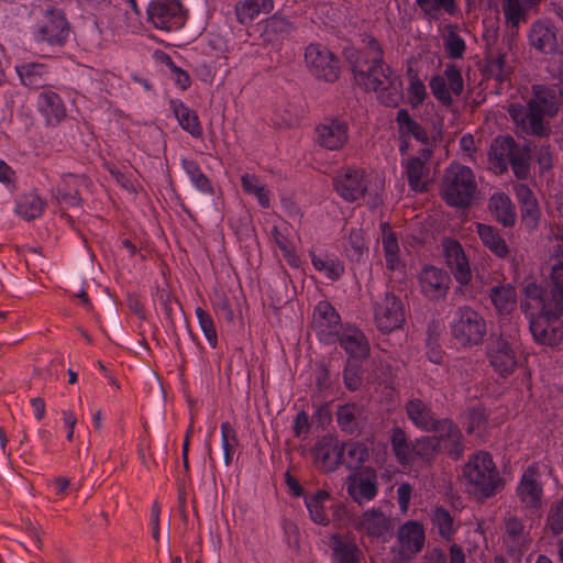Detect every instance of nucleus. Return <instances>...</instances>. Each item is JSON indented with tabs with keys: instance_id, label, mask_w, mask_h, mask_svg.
Listing matches in <instances>:
<instances>
[{
	"instance_id": "nucleus-3",
	"label": "nucleus",
	"mask_w": 563,
	"mask_h": 563,
	"mask_svg": "<svg viewBox=\"0 0 563 563\" xmlns=\"http://www.w3.org/2000/svg\"><path fill=\"white\" fill-rule=\"evenodd\" d=\"M558 109L555 90L544 86L533 87V97L528 103V109L518 103H511L508 107L515 124L522 132L536 135H543L548 131L544 118L553 117Z\"/></svg>"
},
{
	"instance_id": "nucleus-16",
	"label": "nucleus",
	"mask_w": 563,
	"mask_h": 563,
	"mask_svg": "<svg viewBox=\"0 0 563 563\" xmlns=\"http://www.w3.org/2000/svg\"><path fill=\"white\" fill-rule=\"evenodd\" d=\"M518 351L519 344L515 339L510 341L503 336L496 339L488 352L490 365L500 375L512 373L518 365Z\"/></svg>"
},
{
	"instance_id": "nucleus-53",
	"label": "nucleus",
	"mask_w": 563,
	"mask_h": 563,
	"mask_svg": "<svg viewBox=\"0 0 563 563\" xmlns=\"http://www.w3.org/2000/svg\"><path fill=\"white\" fill-rule=\"evenodd\" d=\"M487 69L492 77L503 82L508 79L512 67L506 54H498L488 62Z\"/></svg>"
},
{
	"instance_id": "nucleus-21",
	"label": "nucleus",
	"mask_w": 563,
	"mask_h": 563,
	"mask_svg": "<svg viewBox=\"0 0 563 563\" xmlns=\"http://www.w3.org/2000/svg\"><path fill=\"white\" fill-rule=\"evenodd\" d=\"M335 189L346 201H355L367 189L366 175L360 169H347L335 178Z\"/></svg>"
},
{
	"instance_id": "nucleus-30",
	"label": "nucleus",
	"mask_w": 563,
	"mask_h": 563,
	"mask_svg": "<svg viewBox=\"0 0 563 563\" xmlns=\"http://www.w3.org/2000/svg\"><path fill=\"white\" fill-rule=\"evenodd\" d=\"M516 195L521 203V218L525 224L532 229L537 225L540 211L537 198L529 187L526 185H518L516 187Z\"/></svg>"
},
{
	"instance_id": "nucleus-12",
	"label": "nucleus",
	"mask_w": 563,
	"mask_h": 563,
	"mask_svg": "<svg viewBox=\"0 0 563 563\" xmlns=\"http://www.w3.org/2000/svg\"><path fill=\"white\" fill-rule=\"evenodd\" d=\"M517 496L522 508L539 511L542 508L543 487L541 473L536 464L528 466L517 486Z\"/></svg>"
},
{
	"instance_id": "nucleus-15",
	"label": "nucleus",
	"mask_w": 563,
	"mask_h": 563,
	"mask_svg": "<svg viewBox=\"0 0 563 563\" xmlns=\"http://www.w3.org/2000/svg\"><path fill=\"white\" fill-rule=\"evenodd\" d=\"M312 329L320 341L325 343L335 342L341 329V321L340 316L330 302L320 301L316 306L312 316Z\"/></svg>"
},
{
	"instance_id": "nucleus-33",
	"label": "nucleus",
	"mask_w": 563,
	"mask_h": 563,
	"mask_svg": "<svg viewBox=\"0 0 563 563\" xmlns=\"http://www.w3.org/2000/svg\"><path fill=\"white\" fill-rule=\"evenodd\" d=\"M489 210L505 227L514 225L517 214L510 198L504 192H495L489 199Z\"/></svg>"
},
{
	"instance_id": "nucleus-7",
	"label": "nucleus",
	"mask_w": 563,
	"mask_h": 563,
	"mask_svg": "<svg viewBox=\"0 0 563 563\" xmlns=\"http://www.w3.org/2000/svg\"><path fill=\"white\" fill-rule=\"evenodd\" d=\"M355 529L371 540L386 542L393 536L395 520L390 511L382 507H372L357 517Z\"/></svg>"
},
{
	"instance_id": "nucleus-2",
	"label": "nucleus",
	"mask_w": 563,
	"mask_h": 563,
	"mask_svg": "<svg viewBox=\"0 0 563 563\" xmlns=\"http://www.w3.org/2000/svg\"><path fill=\"white\" fill-rule=\"evenodd\" d=\"M522 308L530 323V331L539 344L553 346L563 339L560 318L563 307L556 300L542 299V287L531 283L525 289Z\"/></svg>"
},
{
	"instance_id": "nucleus-45",
	"label": "nucleus",
	"mask_w": 563,
	"mask_h": 563,
	"mask_svg": "<svg viewBox=\"0 0 563 563\" xmlns=\"http://www.w3.org/2000/svg\"><path fill=\"white\" fill-rule=\"evenodd\" d=\"M368 455V448L362 442H349L341 448L342 462L350 468L360 467Z\"/></svg>"
},
{
	"instance_id": "nucleus-29",
	"label": "nucleus",
	"mask_w": 563,
	"mask_h": 563,
	"mask_svg": "<svg viewBox=\"0 0 563 563\" xmlns=\"http://www.w3.org/2000/svg\"><path fill=\"white\" fill-rule=\"evenodd\" d=\"M37 107L48 123L59 122L66 117V108L60 97L51 90H45L38 96Z\"/></svg>"
},
{
	"instance_id": "nucleus-40",
	"label": "nucleus",
	"mask_w": 563,
	"mask_h": 563,
	"mask_svg": "<svg viewBox=\"0 0 563 563\" xmlns=\"http://www.w3.org/2000/svg\"><path fill=\"white\" fill-rule=\"evenodd\" d=\"M310 257L314 269L331 280L339 279L344 272L342 263L335 256L311 251Z\"/></svg>"
},
{
	"instance_id": "nucleus-4",
	"label": "nucleus",
	"mask_w": 563,
	"mask_h": 563,
	"mask_svg": "<svg viewBox=\"0 0 563 563\" xmlns=\"http://www.w3.org/2000/svg\"><path fill=\"white\" fill-rule=\"evenodd\" d=\"M463 478L471 493L487 498L501 486L496 465L487 452L473 454L463 468Z\"/></svg>"
},
{
	"instance_id": "nucleus-44",
	"label": "nucleus",
	"mask_w": 563,
	"mask_h": 563,
	"mask_svg": "<svg viewBox=\"0 0 563 563\" xmlns=\"http://www.w3.org/2000/svg\"><path fill=\"white\" fill-rule=\"evenodd\" d=\"M21 82L31 88H41L45 85V67L42 64H23L15 67Z\"/></svg>"
},
{
	"instance_id": "nucleus-9",
	"label": "nucleus",
	"mask_w": 563,
	"mask_h": 563,
	"mask_svg": "<svg viewBox=\"0 0 563 563\" xmlns=\"http://www.w3.org/2000/svg\"><path fill=\"white\" fill-rule=\"evenodd\" d=\"M148 21L158 30H179L185 22L181 4L176 0H153L147 9Z\"/></svg>"
},
{
	"instance_id": "nucleus-1",
	"label": "nucleus",
	"mask_w": 563,
	"mask_h": 563,
	"mask_svg": "<svg viewBox=\"0 0 563 563\" xmlns=\"http://www.w3.org/2000/svg\"><path fill=\"white\" fill-rule=\"evenodd\" d=\"M364 42L372 64L368 65L367 60L362 57L352 62L355 82L365 90L374 91L378 100L385 106L395 107L401 99L402 82L400 77L391 71L388 66L383 65L382 48L374 37L366 36Z\"/></svg>"
},
{
	"instance_id": "nucleus-39",
	"label": "nucleus",
	"mask_w": 563,
	"mask_h": 563,
	"mask_svg": "<svg viewBox=\"0 0 563 563\" xmlns=\"http://www.w3.org/2000/svg\"><path fill=\"white\" fill-rule=\"evenodd\" d=\"M45 208V201L35 192L21 196L15 205V213L24 220L38 218Z\"/></svg>"
},
{
	"instance_id": "nucleus-22",
	"label": "nucleus",
	"mask_w": 563,
	"mask_h": 563,
	"mask_svg": "<svg viewBox=\"0 0 563 563\" xmlns=\"http://www.w3.org/2000/svg\"><path fill=\"white\" fill-rule=\"evenodd\" d=\"M450 277L440 268L427 266L419 276L422 294L430 299L443 298L449 289Z\"/></svg>"
},
{
	"instance_id": "nucleus-10",
	"label": "nucleus",
	"mask_w": 563,
	"mask_h": 563,
	"mask_svg": "<svg viewBox=\"0 0 563 563\" xmlns=\"http://www.w3.org/2000/svg\"><path fill=\"white\" fill-rule=\"evenodd\" d=\"M347 495L357 505L373 501L378 495V476L374 468L366 467L354 472L345 481Z\"/></svg>"
},
{
	"instance_id": "nucleus-8",
	"label": "nucleus",
	"mask_w": 563,
	"mask_h": 563,
	"mask_svg": "<svg viewBox=\"0 0 563 563\" xmlns=\"http://www.w3.org/2000/svg\"><path fill=\"white\" fill-rule=\"evenodd\" d=\"M426 534L423 526L413 520L405 522L397 531L398 547L391 550L395 554V562L404 563L405 561L411 560L422 550Z\"/></svg>"
},
{
	"instance_id": "nucleus-57",
	"label": "nucleus",
	"mask_w": 563,
	"mask_h": 563,
	"mask_svg": "<svg viewBox=\"0 0 563 563\" xmlns=\"http://www.w3.org/2000/svg\"><path fill=\"white\" fill-rule=\"evenodd\" d=\"M195 312L206 339L214 347L217 345V331L211 316L200 307H197Z\"/></svg>"
},
{
	"instance_id": "nucleus-31",
	"label": "nucleus",
	"mask_w": 563,
	"mask_h": 563,
	"mask_svg": "<svg viewBox=\"0 0 563 563\" xmlns=\"http://www.w3.org/2000/svg\"><path fill=\"white\" fill-rule=\"evenodd\" d=\"M531 45L543 53L553 52L556 47L554 26L551 23L539 21L532 25L529 35Z\"/></svg>"
},
{
	"instance_id": "nucleus-51",
	"label": "nucleus",
	"mask_w": 563,
	"mask_h": 563,
	"mask_svg": "<svg viewBox=\"0 0 563 563\" xmlns=\"http://www.w3.org/2000/svg\"><path fill=\"white\" fill-rule=\"evenodd\" d=\"M358 547L353 542L336 540L333 545V563H357Z\"/></svg>"
},
{
	"instance_id": "nucleus-60",
	"label": "nucleus",
	"mask_w": 563,
	"mask_h": 563,
	"mask_svg": "<svg viewBox=\"0 0 563 563\" xmlns=\"http://www.w3.org/2000/svg\"><path fill=\"white\" fill-rule=\"evenodd\" d=\"M430 89L432 95L442 103L449 104L452 101V90L448 86L445 78L441 75L433 77L430 80Z\"/></svg>"
},
{
	"instance_id": "nucleus-5",
	"label": "nucleus",
	"mask_w": 563,
	"mask_h": 563,
	"mask_svg": "<svg viewBox=\"0 0 563 563\" xmlns=\"http://www.w3.org/2000/svg\"><path fill=\"white\" fill-rule=\"evenodd\" d=\"M442 198L452 207H467L476 198L477 179L474 172L461 164H451L443 176Z\"/></svg>"
},
{
	"instance_id": "nucleus-41",
	"label": "nucleus",
	"mask_w": 563,
	"mask_h": 563,
	"mask_svg": "<svg viewBox=\"0 0 563 563\" xmlns=\"http://www.w3.org/2000/svg\"><path fill=\"white\" fill-rule=\"evenodd\" d=\"M407 415L412 423L422 429L433 428L435 420L429 408L420 399H411L406 406Z\"/></svg>"
},
{
	"instance_id": "nucleus-54",
	"label": "nucleus",
	"mask_w": 563,
	"mask_h": 563,
	"mask_svg": "<svg viewBox=\"0 0 563 563\" xmlns=\"http://www.w3.org/2000/svg\"><path fill=\"white\" fill-rule=\"evenodd\" d=\"M437 449H439V445L434 437L417 440L415 442V464L429 461Z\"/></svg>"
},
{
	"instance_id": "nucleus-37",
	"label": "nucleus",
	"mask_w": 563,
	"mask_h": 563,
	"mask_svg": "<svg viewBox=\"0 0 563 563\" xmlns=\"http://www.w3.org/2000/svg\"><path fill=\"white\" fill-rule=\"evenodd\" d=\"M330 494L327 490L320 489L305 498V504L308 509L310 519L321 526L329 523V517L325 510V503L329 500Z\"/></svg>"
},
{
	"instance_id": "nucleus-13",
	"label": "nucleus",
	"mask_w": 563,
	"mask_h": 563,
	"mask_svg": "<svg viewBox=\"0 0 563 563\" xmlns=\"http://www.w3.org/2000/svg\"><path fill=\"white\" fill-rule=\"evenodd\" d=\"M306 64L310 71L319 79L334 81L339 76L338 60L324 46L311 44L305 54Z\"/></svg>"
},
{
	"instance_id": "nucleus-42",
	"label": "nucleus",
	"mask_w": 563,
	"mask_h": 563,
	"mask_svg": "<svg viewBox=\"0 0 563 563\" xmlns=\"http://www.w3.org/2000/svg\"><path fill=\"white\" fill-rule=\"evenodd\" d=\"M490 300L499 313H509L516 306V291L511 285L495 286L490 289Z\"/></svg>"
},
{
	"instance_id": "nucleus-63",
	"label": "nucleus",
	"mask_w": 563,
	"mask_h": 563,
	"mask_svg": "<svg viewBox=\"0 0 563 563\" xmlns=\"http://www.w3.org/2000/svg\"><path fill=\"white\" fill-rule=\"evenodd\" d=\"M548 527L553 534L563 532V501H556L551 507L548 517Z\"/></svg>"
},
{
	"instance_id": "nucleus-32",
	"label": "nucleus",
	"mask_w": 563,
	"mask_h": 563,
	"mask_svg": "<svg viewBox=\"0 0 563 563\" xmlns=\"http://www.w3.org/2000/svg\"><path fill=\"white\" fill-rule=\"evenodd\" d=\"M340 344L351 357L363 358L369 352L365 335L356 328L345 329L340 338Z\"/></svg>"
},
{
	"instance_id": "nucleus-50",
	"label": "nucleus",
	"mask_w": 563,
	"mask_h": 563,
	"mask_svg": "<svg viewBox=\"0 0 563 563\" xmlns=\"http://www.w3.org/2000/svg\"><path fill=\"white\" fill-rule=\"evenodd\" d=\"M420 9L430 18H435L441 11L454 15L457 12L455 0H416Z\"/></svg>"
},
{
	"instance_id": "nucleus-24",
	"label": "nucleus",
	"mask_w": 563,
	"mask_h": 563,
	"mask_svg": "<svg viewBox=\"0 0 563 563\" xmlns=\"http://www.w3.org/2000/svg\"><path fill=\"white\" fill-rule=\"evenodd\" d=\"M273 10V0H239L234 7L236 19L243 25L253 23Z\"/></svg>"
},
{
	"instance_id": "nucleus-43",
	"label": "nucleus",
	"mask_w": 563,
	"mask_h": 563,
	"mask_svg": "<svg viewBox=\"0 0 563 563\" xmlns=\"http://www.w3.org/2000/svg\"><path fill=\"white\" fill-rule=\"evenodd\" d=\"M243 190L255 197L263 208L271 206V191L254 174H244L241 177Z\"/></svg>"
},
{
	"instance_id": "nucleus-38",
	"label": "nucleus",
	"mask_w": 563,
	"mask_h": 563,
	"mask_svg": "<svg viewBox=\"0 0 563 563\" xmlns=\"http://www.w3.org/2000/svg\"><path fill=\"white\" fill-rule=\"evenodd\" d=\"M391 448L400 464H415V443L408 441L406 433L399 428L393 430Z\"/></svg>"
},
{
	"instance_id": "nucleus-58",
	"label": "nucleus",
	"mask_w": 563,
	"mask_h": 563,
	"mask_svg": "<svg viewBox=\"0 0 563 563\" xmlns=\"http://www.w3.org/2000/svg\"><path fill=\"white\" fill-rule=\"evenodd\" d=\"M427 97V90L424 84L417 77L411 76L407 88L408 102L412 107L421 104Z\"/></svg>"
},
{
	"instance_id": "nucleus-28",
	"label": "nucleus",
	"mask_w": 563,
	"mask_h": 563,
	"mask_svg": "<svg viewBox=\"0 0 563 563\" xmlns=\"http://www.w3.org/2000/svg\"><path fill=\"white\" fill-rule=\"evenodd\" d=\"M341 456V448L331 439H322L314 449V463L324 472L333 471Z\"/></svg>"
},
{
	"instance_id": "nucleus-27",
	"label": "nucleus",
	"mask_w": 563,
	"mask_h": 563,
	"mask_svg": "<svg viewBox=\"0 0 563 563\" xmlns=\"http://www.w3.org/2000/svg\"><path fill=\"white\" fill-rule=\"evenodd\" d=\"M87 186L86 178L73 174L64 175L60 186L53 191V196L58 202L68 206H78L80 199L78 197L79 189Z\"/></svg>"
},
{
	"instance_id": "nucleus-47",
	"label": "nucleus",
	"mask_w": 563,
	"mask_h": 563,
	"mask_svg": "<svg viewBox=\"0 0 563 563\" xmlns=\"http://www.w3.org/2000/svg\"><path fill=\"white\" fill-rule=\"evenodd\" d=\"M396 122L398 124V131L401 136H413L421 143H427V132L409 115L408 111L400 109L397 112Z\"/></svg>"
},
{
	"instance_id": "nucleus-36",
	"label": "nucleus",
	"mask_w": 563,
	"mask_h": 563,
	"mask_svg": "<svg viewBox=\"0 0 563 563\" xmlns=\"http://www.w3.org/2000/svg\"><path fill=\"white\" fill-rule=\"evenodd\" d=\"M476 232L482 243L496 256L505 257L508 254L509 249L506 241L496 229L487 224L476 223Z\"/></svg>"
},
{
	"instance_id": "nucleus-25",
	"label": "nucleus",
	"mask_w": 563,
	"mask_h": 563,
	"mask_svg": "<svg viewBox=\"0 0 563 563\" xmlns=\"http://www.w3.org/2000/svg\"><path fill=\"white\" fill-rule=\"evenodd\" d=\"M435 430V440L440 450H445L451 454L459 455L462 451L461 438L462 434L457 427L449 421L443 420L435 422L433 428Z\"/></svg>"
},
{
	"instance_id": "nucleus-35",
	"label": "nucleus",
	"mask_w": 563,
	"mask_h": 563,
	"mask_svg": "<svg viewBox=\"0 0 563 563\" xmlns=\"http://www.w3.org/2000/svg\"><path fill=\"white\" fill-rule=\"evenodd\" d=\"M516 155V144L510 136H498L490 145L489 157L500 170L506 169L508 162Z\"/></svg>"
},
{
	"instance_id": "nucleus-52",
	"label": "nucleus",
	"mask_w": 563,
	"mask_h": 563,
	"mask_svg": "<svg viewBox=\"0 0 563 563\" xmlns=\"http://www.w3.org/2000/svg\"><path fill=\"white\" fill-rule=\"evenodd\" d=\"M526 8L521 0H504L503 13L508 25L517 27L521 21H525Z\"/></svg>"
},
{
	"instance_id": "nucleus-17",
	"label": "nucleus",
	"mask_w": 563,
	"mask_h": 563,
	"mask_svg": "<svg viewBox=\"0 0 563 563\" xmlns=\"http://www.w3.org/2000/svg\"><path fill=\"white\" fill-rule=\"evenodd\" d=\"M316 143L329 151H339L349 140V128L344 121L325 119L316 126Z\"/></svg>"
},
{
	"instance_id": "nucleus-26",
	"label": "nucleus",
	"mask_w": 563,
	"mask_h": 563,
	"mask_svg": "<svg viewBox=\"0 0 563 563\" xmlns=\"http://www.w3.org/2000/svg\"><path fill=\"white\" fill-rule=\"evenodd\" d=\"M504 541L511 552H521L529 541V533L522 521L514 515L505 518Z\"/></svg>"
},
{
	"instance_id": "nucleus-59",
	"label": "nucleus",
	"mask_w": 563,
	"mask_h": 563,
	"mask_svg": "<svg viewBox=\"0 0 563 563\" xmlns=\"http://www.w3.org/2000/svg\"><path fill=\"white\" fill-rule=\"evenodd\" d=\"M291 29V23L286 18L274 14L266 22L265 33L267 35L283 36L288 34Z\"/></svg>"
},
{
	"instance_id": "nucleus-56",
	"label": "nucleus",
	"mask_w": 563,
	"mask_h": 563,
	"mask_svg": "<svg viewBox=\"0 0 563 563\" xmlns=\"http://www.w3.org/2000/svg\"><path fill=\"white\" fill-rule=\"evenodd\" d=\"M444 46L448 54L453 58L462 57L465 51V42L459 36L452 25L446 26V35L444 37Z\"/></svg>"
},
{
	"instance_id": "nucleus-55",
	"label": "nucleus",
	"mask_w": 563,
	"mask_h": 563,
	"mask_svg": "<svg viewBox=\"0 0 563 563\" xmlns=\"http://www.w3.org/2000/svg\"><path fill=\"white\" fill-rule=\"evenodd\" d=\"M433 526L444 539H450L454 532V523L449 514L443 508H437L432 516Z\"/></svg>"
},
{
	"instance_id": "nucleus-23",
	"label": "nucleus",
	"mask_w": 563,
	"mask_h": 563,
	"mask_svg": "<svg viewBox=\"0 0 563 563\" xmlns=\"http://www.w3.org/2000/svg\"><path fill=\"white\" fill-rule=\"evenodd\" d=\"M380 241L387 269L401 273L405 264L401 257L400 245L396 233L391 231L387 222L380 224Z\"/></svg>"
},
{
	"instance_id": "nucleus-6",
	"label": "nucleus",
	"mask_w": 563,
	"mask_h": 563,
	"mask_svg": "<svg viewBox=\"0 0 563 563\" xmlns=\"http://www.w3.org/2000/svg\"><path fill=\"white\" fill-rule=\"evenodd\" d=\"M450 333L462 347H474L482 344L487 324L483 316L468 306L459 307L450 321Z\"/></svg>"
},
{
	"instance_id": "nucleus-20",
	"label": "nucleus",
	"mask_w": 563,
	"mask_h": 563,
	"mask_svg": "<svg viewBox=\"0 0 563 563\" xmlns=\"http://www.w3.org/2000/svg\"><path fill=\"white\" fill-rule=\"evenodd\" d=\"M555 240L554 263L549 277L550 290L542 288V299L556 300L563 307V230L555 235Z\"/></svg>"
},
{
	"instance_id": "nucleus-64",
	"label": "nucleus",
	"mask_w": 563,
	"mask_h": 563,
	"mask_svg": "<svg viewBox=\"0 0 563 563\" xmlns=\"http://www.w3.org/2000/svg\"><path fill=\"white\" fill-rule=\"evenodd\" d=\"M442 76L453 93L460 95L463 91V78L455 66L448 65Z\"/></svg>"
},
{
	"instance_id": "nucleus-18",
	"label": "nucleus",
	"mask_w": 563,
	"mask_h": 563,
	"mask_svg": "<svg viewBox=\"0 0 563 563\" xmlns=\"http://www.w3.org/2000/svg\"><path fill=\"white\" fill-rule=\"evenodd\" d=\"M431 156V151L428 148L422 150V158L411 157L402 163L404 172L408 185L412 191H426L432 183L430 169L426 166V161Z\"/></svg>"
},
{
	"instance_id": "nucleus-11",
	"label": "nucleus",
	"mask_w": 563,
	"mask_h": 563,
	"mask_svg": "<svg viewBox=\"0 0 563 563\" xmlns=\"http://www.w3.org/2000/svg\"><path fill=\"white\" fill-rule=\"evenodd\" d=\"M374 320L382 332H391L405 321V308L394 294L386 292L374 303Z\"/></svg>"
},
{
	"instance_id": "nucleus-19",
	"label": "nucleus",
	"mask_w": 563,
	"mask_h": 563,
	"mask_svg": "<svg viewBox=\"0 0 563 563\" xmlns=\"http://www.w3.org/2000/svg\"><path fill=\"white\" fill-rule=\"evenodd\" d=\"M443 250L445 263L456 282L461 285L468 284L472 278V271L461 244L454 240H445Z\"/></svg>"
},
{
	"instance_id": "nucleus-49",
	"label": "nucleus",
	"mask_w": 563,
	"mask_h": 563,
	"mask_svg": "<svg viewBox=\"0 0 563 563\" xmlns=\"http://www.w3.org/2000/svg\"><path fill=\"white\" fill-rule=\"evenodd\" d=\"M239 445V439L235 429L227 421L221 424V446L225 465L233 461L235 450Z\"/></svg>"
},
{
	"instance_id": "nucleus-46",
	"label": "nucleus",
	"mask_w": 563,
	"mask_h": 563,
	"mask_svg": "<svg viewBox=\"0 0 563 563\" xmlns=\"http://www.w3.org/2000/svg\"><path fill=\"white\" fill-rule=\"evenodd\" d=\"M396 122L398 124V131L401 136H413L421 143H427V132L409 115L408 111L400 109L397 112Z\"/></svg>"
},
{
	"instance_id": "nucleus-34",
	"label": "nucleus",
	"mask_w": 563,
	"mask_h": 563,
	"mask_svg": "<svg viewBox=\"0 0 563 563\" xmlns=\"http://www.w3.org/2000/svg\"><path fill=\"white\" fill-rule=\"evenodd\" d=\"M170 107L181 129L194 137H200L202 135V128L194 110L179 100L172 101Z\"/></svg>"
},
{
	"instance_id": "nucleus-62",
	"label": "nucleus",
	"mask_w": 563,
	"mask_h": 563,
	"mask_svg": "<svg viewBox=\"0 0 563 563\" xmlns=\"http://www.w3.org/2000/svg\"><path fill=\"white\" fill-rule=\"evenodd\" d=\"M360 413L355 405H344L338 410V422L343 430L352 431L354 429V421Z\"/></svg>"
},
{
	"instance_id": "nucleus-14",
	"label": "nucleus",
	"mask_w": 563,
	"mask_h": 563,
	"mask_svg": "<svg viewBox=\"0 0 563 563\" xmlns=\"http://www.w3.org/2000/svg\"><path fill=\"white\" fill-rule=\"evenodd\" d=\"M69 34V27L64 14L58 10L44 13L34 32L35 40L51 45H62Z\"/></svg>"
},
{
	"instance_id": "nucleus-61",
	"label": "nucleus",
	"mask_w": 563,
	"mask_h": 563,
	"mask_svg": "<svg viewBox=\"0 0 563 563\" xmlns=\"http://www.w3.org/2000/svg\"><path fill=\"white\" fill-rule=\"evenodd\" d=\"M162 62L169 68L172 79L180 89L185 90L190 86V77L187 71L177 67L168 55L162 54Z\"/></svg>"
},
{
	"instance_id": "nucleus-48",
	"label": "nucleus",
	"mask_w": 563,
	"mask_h": 563,
	"mask_svg": "<svg viewBox=\"0 0 563 563\" xmlns=\"http://www.w3.org/2000/svg\"><path fill=\"white\" fill-rule=\"evenodd\" d=\"M181 166L197 190L207 195L212 194V185L209 178L201 172L196 162L183 158Z\"/></svg>"
}]
</instances>
